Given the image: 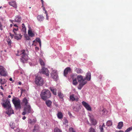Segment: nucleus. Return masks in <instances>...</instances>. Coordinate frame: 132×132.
<instances>
[{"label": "nucleus", "mask_w": 132, "mask_h": 132, "mask_svg": "<svg viewBox=\"0 0 132 132\" xmlns=\"http://www.w3.org/2000/svg\"><path fill=\"white\" fill-rule=\"evenodd\" d=\"M27 51L25 50H21L18 51L17 55L20 56V61L23 63L26 62L28 60V55L27 53Z\"/></svg>", "instance_id": "nucleus-1"}, {"label": "nucleus", "mask_w": 132, "mask_h": 132, "mask_svg": "<svg viewBox=\"0 0 132 132\" xmlns=\"http://www.w3.org/2000/svg\"><path fill=\"white\" fill-rule=\"evenodd\" d=\"M51 93L48 89H44L41 92L40 96L41 98L45 101L51 96Z\"/></svg>", "instance_id": "nucleus-2"}, {"label": "nucleus", "mask_w": 132, "mask_h": 132, "mask_svg": "<svg viewBox=\"0 0 132 132\" xmlns=\"http://www.w3.org/2000/svg\"><path fill=\"white\" fill-rule=\"evenodd\" d=\"M35 81L36 85L39 86H42L44 83V80L42 78L38 76H36Z\"/></svg>", "instance_id": "nucleus-3"}, {"label": "nucleus", "mask_w": 132, "mask_h": 132, "mask_svg": "<svg viewBox=\"0 0 132 132\" xmlns=\"http://www.w3.org/2000/svg\"><path fill=\"white\" fill-rule=\"evenodd\" d=\"M2 102L1 103L2 106L5 108H9L11 107V105L9 99H5L3 98L2 99Z\"/></svg>", "instance_id": "nucleus-4"}, {"label": "nucleus", "mask_w": 132, "mask_h": 132, "mask_svg": "<svg viewBox=\"0 0 132 132\" xmlns=\"http://www.w3.org/2000/svg\"><path fill=\"white\" fill-rule=\"evenodd\" d=\"M23 111V112L22 113V114L23 115H24L26 114L32 113L34 112L29 105L25 106L24 109Z\"/></svg>", "instance_id": "nucleus-5"}, {"label": "nucleus", "mask_w": 132, "mask_h": 132, "mask_svg": "<svg viewBox=\"0 0 132 132\" xmlns=\"http://www.w3.org/2000/svg\"><path fill=\"white\" fill-rule=\"evenodd\" d=\"M12 102L16 109H19L21 108L20 101L19 99H13L12 100Z\"/></svg>", "instance_id": "nucleus-6"}, {"label": "nucleus", "mask_w": 132, "mask_h": 132, "mask_svg": "<svg viewBox=\"0 0 132 132\" xmlns=\"http://www.w3.org/2000/svg\"><path fill=\"white\" fill-rule=\"evenodd\" d=\"M40 74L45 75L47 76H48L50 72L48 69L44 67H42L41 71L39 72Z\"/></svg>", "instance_id": "nucleus-7"}, {"label": "nucleus", "mask_w": 132, "mask_h": 132, "mask_svg": "<svg viewBox=\"0 0 132 132\" xmlns=\"http://www.w3.org/2000/svg\"><path fill=\"white\" fill-rule=\"evenodd\" d=\"M51 77L54 80H57L58 76L57 71L56 70H53L51 72Z\"/></svg>", "instance_id": "nucleus-8"}, {"label": "nucleus", "mask_w": 132, "mask_h": 132, "mask_svg": "<svg viewBox=\"0 0 132 132\" xmlns=\"http://www.w3.org/2000/svg\"><path fill=\"white\" fill-rule=\"evenodd\" d=\"M7 72L5 71V69L2 66H0V75L2 76H6Z\"/></svg>", "instance_id": "nucleus-9"}, {"label": "nucleus", "mask_w": 132, "mask_h": 132, "mask_svg": "<svg viewBox=\"0 0 132 132\" xmlns=\"http://www.w3.org/2000/svg\"><path fill=\"white\" fill-rule=\"evenodd\" d=\"M82 105L88 111H90L92 110V108L90 105L86 102L83 101L82 102Z\"/></svg>", "instance_id": "nucleus-10"}, {"label": "nucleus", "mask_w": 132, "mask_h": 132, "mask_svg": "<svg viewBox=\"0 0 132 132\" xmlns=\"http://www.w3.org/2000/svg\"><path fill=\"white\" fill-rule=\"evenodd\" d=\"M71 78L73 80V84L74 85H76L78 84L77 81L76 75H72L70 76Z\"/></svg>", "instance_id": "nucleus-11"}, {"label": "nucleus", "mask_w": 132, "mask_h": 132, "mask_svg": "<svg viewBox=\"0 0 132 132\" xmlns=\"http://www.w3.org/2000/svg\"><path fill=\"white\" fill-rule=\"evenodd\" d=\"M76 78L78 80V82H81L84 81H85V79L83 77L80 75H79L77 77L76 76Z\"/></svg>", "instance_id": "nucleus-12"}, {"label": "nucleus", "mask_w": 132, "mask_h": 132, "mask_svg": "<svg viewBox=\"0 0 132 132\" xmlns=\"http://www.w3.org/2000/svg\"><path fill=\"white\" fill-rule=\"evenodd\" d=\"M75 95L74 94H72L70 95V99L71 101H75L77 102L78 101L79 98H75Z\"/></svg>", "instance_id": "nucleus-13"}, {"label": "nucleus", "mask_w": 132, "mask_h": 132, "mask_svg": "<svg viewBox=\"0 0 132 132\" xmlns=\"http://www.w3.org/2000/svg\"><path fill=\"white\" fill-rule=\"evenodd\" d=\"M11 107H10L9 108H7V109L8 110L6 111V113L9 116L14 113Z\"/></svg>", "instance_id": "nucleus-14"}, {"label": "nucleus", "mask_w": 132, "mask_h": 132, "mask_svg": "<svg viewBox=\"0 0 132 132\" xmlns=\"http://www.w3.org/2000/svg\"><path fill=\"white\" fill-rule=\"evenodd\" d=\"M90 120L92 123V124L95 125L97 123V121H96L94 118L93 116L91 115L90 116Z\"/></svg>", "instance_id": "nucleus-15"}, {"label": "nucleus", "mask_w": 132, "mask_h": 132, "mask_svg": "<svg viewBox=\"0 0 132 132\" xmlns=\"http://www.w3.org/2000/svg\"><path fill=\"white\" fill-rule=\"evenodd\" d=\"M71 69L70 67L67 68L64 70V76H66L68 72L71 71Z\"/></svg>", "instance_id": "nucleus-16"}, {"label": "nucleus", "mask_w": 132, "mask_h": 132, "mask_svg": "<svg viewBox=\"0 0 132 132\" xmlns=\"http://www.w3.org/2000/svg\"><path fill=\"white\" fill-rule=\"evenodd\" d=\"M78 87V88L79 89H81L84 85H85L87 83V81H84L81 82H80Z\"/></svg>", "instance_id": "nucleus-17"}, {"label": "nucleus", "mask_w": 132, "mask_h": 132, "mask_svg": "<svg viewBox=\"0 0 132 132\" xmlns=\"http://www.w3.org/2000/svg\"><path fill=\"white\" fill-rule=\"evenodd\" d=\"M10 5L16 8L17 7V5L15 1H11L9 2Z\"/></svg>", "instance_id": "nucleus-18"}, {"label": "nucleus", "mask_w": 132, "mask_h": 132, "mask_svg": "<svg viewBox=\"0 0 132 132\" xmlns=\"http://www.w3.org/2000/svg\"><path fill=\"white\" fill-rule=\"evenodd\" d=\"M50 89L51 91L52 92L53 94L55 95H57L56 92L57 90L54 87H50Z\"/></svg>", "instance_id": "nucleus-19"}, {"label": "nucleus", "mask_w": 132, "mask_h": 132, "mask_svg": "<svg viewBox=\"0 0 132 132\" xmlns=\"http://www.w3.org/2000/svg\"><path fill=\"white\" fill-rule=\"evenodd\" d=\"M85 78L87 80L89 81L91 79V73L90 72H88L86 74V77Z\"/></svg>", "instance_id": "nucleus-20"}, {"label": "nucleus", "mask_w": 132, "mask_h": 132, "mask_svg": "<svg viewBox=\"0 0 132 132\" xmlns=\"http://www.w3.org/2000/svg\"><path fill=\"white\" fill-rule=\"evenodd\" d=\"M45 103L47 106L50 108H51L52 102L49 100H46L45 102Z\"/></svg>", "instance_id": "nucleus-21"}, {"label": "nucleus", "mask_w": 132, "mask_h": 132, "mask_svg": "<svg viewBox=\"0 0 132 132\" xmlns=\"http://www.w3.org/2000/svg\"><path fill=\"white\" fill-rule=\"evenodd\" d=\"M14 36L15 38L17 40L21 39L22 36L20 34H17L16 33V34Z\"/></svg>", "instance_id": "nucleus-22"}, {"label": "nucleus", "mask_w": 132, "mask_h": 132, "mask_svg": "<svg viewBox=\"0 0 132 132\" xmlns=\"http://www.w3.org/2000/svg\"><path fill=\"white\" fill-rule=\"evenodd\" d=\"M22 19L20 16H16L15 18V21L17 22H20L21 21Z\"/></svg>", "instance_id": "nucleus-23"}, {"label": "nucleus", "mask_w": 132, "mask_h": 132, "mask_svg": "<svg viewBox=\"0 0 132 132\" xmlns=\"http://www.w3.org/2000/svg\"><path fill=\"white\" fill-rule=\"evenodd\" d=\"M58 113L57 114V117L59 119H61L63 118V115L62 113L61 112L58 111Z\"/></svg>", "instance_id": "nucleus-24"}, {"label": "nucleus", "mask_w": 132, "mask_h": 132, "mask_svg": "<svg viewBox=\"0 0 132 132\" xmlns=\"http://www.w3.org/2000/svg\"><path fill=\"white\" fill-rule=\"evenodd\" d=\"M105 126L104 123H103L102 126L100 125L99 126V127L100 130V132H104L103 127H105Z\"/></svg>", "instance_id": "nucleus-25"}, {"label": "nucleus", "mask_w": 132, "mask_h": 132, "mask_svg": "<svg viewBox=\"0 0 132 132\" xmlns=\"http://www.w3.org/2000/svg\"><path fill=\"white\" fill-rule=\"evenodd\" d=\"M38 20L40 21H42L44 19V17L42 15H38L37 17Z\"/></svg>", "instance_id": "nucleus-26"}, {"label": "nucleus", "mask_w": 132, "mask_h": 132, "mask_svg": "<svg viewBox=\"0 0 132 132\" xmlns=\"http://www.w3.org/2000/svg\"><path fill=\"white\" fill-rule=\"evenodd\" d=\"M123 126V122H119L117 126V128L119 129H120Z\"/></svg>", "instance_id": "nucleus-27"}, {"label": "nucleus", "mask_w": 132, "mask_h": 132, "mask_svg": "<svg viewBox=\"0 0 132 132\" xmlns=\"http://www.w3.org/2000/svg\"><path fill=\"white\" fill-rule=\"evenodd\" d=\"M58 95L60 98L63 99L64 96L62 93L60 92H58Z\"/></svg>", "instance_id": "nucleus-28"}, {"label": "nucleus", "mask_w": 132, "mask_h": 132, "mask_svg": "<svg viewBox=\"0 0 132 132\" xmlns=\"http://www.w3.org/2000/svg\"><path fill=\"white\" fill-rule=\"evenodd\" d=\"M39 62L40 64L42 66V67H44L45 65V63L43 60L41 59H40L39 60Z\"/></svg>", "instance_id": "nucleus-29"}, {"label": "nucleus", "mask_w": 132, "mask_h": 132, "mask_svg": "<svg viewBox=\"0 0 132 132\" xmlns=\"http://www.w3.org/2000/svg\"><path fill=\"white\" fill-rule=\"evenodd\" d=\"M75 71L78 73H81L82 72V70L81 69L79 68H76Z\"/></svg>", "instance_id": "nucleus-30"}, {"label": "nucleus", "mask_w": 132, "mask_h": 132, "mask_svg": "<svg viewBox=\"0 0 132 132\" xmlns=\"http://www.w3.org/2000/svg\"><path fill=\"white\" fill-rule=\"evenodd\" d=\"M28 34L29 36L31 37H33L35 35L32 32L31 30H29L28 31Z\"/></svg>", "instance_id": "nucleus-31"}, {"label": "nucleus", "mask_w": 132, "mask_h": 132, "mask_svg": "<svg viewBox=\"0 0 132 132\" xmlns=\"http://www.w3.org/2000/svg\"><path fill=\"white\" fill-rule=\"evenodd\" d=\"M39 129V126L37 125H35L34 127V129L33 130V132L37 131Z\"/></svg>", "instance_id": "nucleus-32"}, {"label": "nucleus", "mask_w": 132, "mask_h": 132, "mask_svg": "<svg viewBox=\"0 0 132 132\" xmlns=\"http://www.w3.org/2000/svg\"><path fill=\"white\" fill-rule=\"evenodd\" d=\"M23 103L24 104L25 106L27 105H27L28 103V100L26 98H23Z\"/></svg>", "instance_id": "nucleus-33"}, {"label": "nucleus", "mask_w": 132, "mask_h": 132, "mask_svg": "<svg viewBox=\"0 0 132 132\" xmlns=\"http://www.w3.org/2000/svg\"><path fill=\"white\" fill-rule=\"evenodd\" d=\"M6 82V81L5 80V79H3L2 78L0 79V83L1 85H3Z\"/></svg>", "instance_id": "nucleus-34"}, {"label": "nucleus", "mask_w": 132, "mask_h": 132, "mask_svg": "<svg viewBox=\"0 0 132 132\" xmlns=\"http://www.w3.org/2000/svg\"><path fill=\"white\" fill-rule=\"evenodd\" d=\"M22 31L24 33H25L26 32V28L25 27L24 24L23 23L22 24Z\"/></svg>", "instance_id": "nucleus-35"}, {"label": "nucleus", "mask_w": 132, "mask_h": 132, "mask_svg": "<svg viewBox=\"0 0 132 132\" xmlns=\"http://www.w3.org/2000/svg\"><path fill=\"white\" fill-rule=\"evenodd\" d=\"M18 30V27H17L16 28H14L13 27V31L15 34H16V33H17L16 31Z\"/></svg>", "instance_id": "nucleus-36"}, {"label": "nucleus", "mask_w": 132, "mask_h": 132, "mask_svg": "<svg viewBox=\"0 0 132 132\" xmlns=\"http://www.w3.org/2000/svg\"><path fill=\"white\" fill-rule=\"evenodd\" d=\"M106 125L108 126H111L112 125V123L111 121H108L107 122Z\"/></svg>", "instance_id": "nucleus-37"}, {"label": "nucleus", "mask_w": 132, "mask_h": 132, "mask_svg": "<svg viewBox=\"0 0 132 132\" xmlns=\"http://www.w3.org/2000/svg\"><path fill=\"white\" fill-rule=\"evenodd\" d=\"M96 131L94 128L92 127H91L88 130V132H95Z\"/></svg>", "instance_id": "nucleus-38"}, {"label": "nucleus", "mask_w": 132, "mask_h": 132, "mask_svg": "<svg viewBox=\"0 0 132 132\" xmlns=\"http://www.w3.org/2000/svg\"><path fill=\"white\" fill-rule=\"evenodd\" d=\"M7 42L8 44L9 45H10L11 46V40L10 38H9V37L8 39H7Z\"/></svg>", "instance_id": "nucleus-39"}, {"label": "nucleus", "mask_w": 132, "mask_h": 132, "mask_svg": "<svg viewBox=\"0 0 132 132\" xmlns=\"http://www.w3.org/2000/svg\"><path fill=\"white\" fill-rule=\"evenodd\" d=\"M69 132H76V131L73 128L71 127L69 129Z\"/></svg>", "instance_id": "nucleus-40"}, {"label": "nucleus", "mask_w": 132, "mask_h": 132, "mask_svg": "<svg viewBox=\"0 0 132 132\" xmlns=\"http://www.w3.org/2000/svg\"><path fill=\"white\" fill-rule=\"evenodd\" d=\"M55 132H62V131L57 128H55L54 129Z\"/></svg>", "instance_id": "nucleus-41"}, {"label": "nucleus", "mask_w": 132, "mask_h": 132, "mask_svg": "<svg viewBox=\"0 0 132 132\" xmlns=\"http://www.w3.org/2000/svg\"><path fill=\"white\" fill-rule=\"evenodd\" d=\"M131 130H132V127H130L127 128V129L125 131V132H129Z\"/></svg>", "instance_id": "nucleus-42"}, {"label": "nucleus", "mask_w": 132, "mask_h": 132, "mask_svg": "<svg viewBox=\"0 0 132 132\" xmlns=\"http://www.w3.org/2000/svg\"><path fill=\"white\" fill-rule=\"evenodd\" d=\"M45 11V12H44V13L46 14V19L47 20H48V13H47V11L46 10H45V11Z\"/></svg>", "instance_id": "nucleus-43"}, {"label": "nucleus", "mask_w": 132, "mask_h": 132, "mask_svg": "<svg viewBox=\"0 0 132 132\" xmlns=\"http://www.w3.org/2000/svg\"><path fill=\"white\" fill-rule=\"evenodd\" d=\"M36 41L39 43L41 42L40 39V38H37L36 39Z\"/></svg>", "instance_id": "nucleus-44"}, {"label": "nucleus", "mask_w": 132, "mask_h": 132, "mask_svg": "<svg viewBox=\"0 0 132 132\" xmlns=\"http://www.w3.org/2000/svg\"><path fill=\"white\" fill-rule=\"evenodd\" d=\"M0 29L1 30H2L3 29V25L1 24V22H0Z\"/></svg>", "instance_id": "nucleus-45"}, {"label": "nucleus", "mask_w": 132, "mask_h": 132, "mask_svg": "<svg viewBox=\"0 0 132 132\" xmlns=\"http://www.w3.org/2000/svg\"><path fill=\"white\" fill-rule=\"evenodd\" d=\"M68 114L70 118L72 117L73 116L71 113L69 111L68 112Z\"/></svg>", "instance_id": "nucleus-46"}, {"label": "nucleus", "mask_w": 132, "mask_h": 132, "mask_svg": "<svg viewBox=\"0 0 132 132\" xmlns=\"http://www.w3.org/2000/svg\"><path fill=\"white\" fill-rule=\"evenodd\" d=\"M10 35V36L11 37V38L12 39L13 37V36H14V35L13 34H12L11 33H9Z\"/></svg>", "instance_id": "nucleus-47"}, {"label": "nucleus", "mask_w": 132, "mask_h": 132, "mask_svg": "<svg viewBox=\"0 0 132 132\" xmlns=\"http://www.w3.org/2000/svg\"><path fill=\"white\" fill-rule=\"evenodd\" d=\"M25 38L27 40H29L30 38L28 36H26L25 37Z\"/></svg>", "instance_id": "nucleus-48"}, {"label": "nucleus", "mask_w": 132, "mask_h": 132, "mask_svg": "<svg viewBox=\"0 0 132 132\" xmlns=\"http://www.w3.org/2000/svg\"><path fill=\"white\" fill-rule=\"evenodd\" d=\"M35 50L36 51H38L39 50V48L37 47H36Z\"/></svg>", "instance_id": "nucleus-49"}, {"label": "nucleus", "mask_w": 132, "mask_h": 132, "mask_svg": "<svg viewBox=\"0 0 132 132\" xmlns=\"http://www.w3.org/2000/svg\"><path fill=\"white\" fill-rule=\"evenodd\" d=\"M42 7H43V10L45 11V10H46L45 7L44 6V5H43H43H42Z\"/></svg>", "instance_id": "nucleus-50"}, {"label": "nucleus", "mask_w": 132, "mask_h": 132, "mask_svg": "<svg viewBox=\"0 0 132 132\" xmlns=\"http://www.w3.org/2000/svg\"><path fill=\"white\" fill-rule=\"evenodd\" d=\"M40 0L42 2V5H43H43H44V3H43L44 1L43 0Z\"/></svg>", "instance_id": "nucleus-51"}, {"label": "nucleus", "mask_w": 132, "mask_h": 132, "mask_svg": "<svg viewBox=\"0 0 132 132\" xmlns=\"http://www.w3.org/2000/svg\"><path fill=\"white\" fill-rule=\"evenodd\" d=\"M64 122L66 123H67L68 122V121L67 120V119H65L64 120Z\"/></svg>", "instance_id": "nucleus-52"}, {"label": "nucleus", "mask_w": 132, "mask_h": 132, "mask_svg": "<svg viewBox=\"0 0 132 132\" xmlns=\"http://www.w3.org/2000/svg\"><path fill=\"white\" fill-rule=\"evenodd\" d=\"M26 117H25V116H23V117H22V119H23V120H24L26 119Z\"/></svg>", "instance_id": "nucleus-53"}, {"label": "nucleus", "mask_w": 132, "mask_h": 132, "mask_svg": "<svg viewBox=\"0 0 132 132\" xmlns=\"http://www.w3.org/2000/svg\"><path fill=\"white\" fill-rule=\"evenodd\" d=\"M13 26L14 27H18V26H17V25L16 24H15L13 25Z\"/></svg>", "instance_id": "nucleus-54"}, {"label": "nucleus", "mask_w": 132, "mask_h": 132, "mask_svg": "<svg viewBox=\"0 0 132 132\" xmlns=\"http://www.w3.org/2000/svg\"><path fill=\"white\" fill-rule=\"evenodd\" d=\"M0 87H1V89H2L3 90H4V89H3V87L2 86H0Z\"/></svg>", "instance_id": "nucleus-55"}, {"label": "nucleus", "mask_w": 132, "mask_h": 132, "mask_svg": "<svg viewBox=\"0 0 132 132\" xmlns=\"http://www.w3.org/2000/svg\"><path fill=\"white\" fill-rule=\"evenodd\" d=\"M10 21L12 23H13V22L14 21V20H10Z\"/></svg>", "instance_id": "nucleus-56"}, {"label": "nucleus", "mask_w": 132, "mask_h": 132, "mask_svg": "<svg viewBox=\"0 0 132 132\" xmlns=\"http://www.w3.org/2000/svg\"><path fill=\"white\" fill-rule=\"evenodd\" d=\"M9 80L10 81H12V78H10Z\"/></svg>", "instance_id": "nucleus-57"}, {"label": "nucleus", "mask_w": 132, "mask_h": 132, "mask_svg": "<svg viewBox=\"0 0 132 132\" xmlns=\"http://www.w3.org/2000/svg\"><path fill=\"white\" fill-rule=\"evenodd\" d=\"M8 97L9 98H10L11 97V96L10 95H9L8 96Z\"/></svg>", "instance_id": "nucleus-58"}, {"label": "nucleus", "mask_w": 132, "mask_h": 132, "mask_svg": "<svg viewBox=\"0 0 132 132\" xmlns=\"http://www.w3.org/2000/svg\"><path fill=\"white\" fill-rule=\"evenodd\" d=\"M12 26H13V25L12 24H11L10 25V27H12Z\"/></svg>", "instance_id": "nucleus-59"}, {"label": "nucleus", "mask_w": 132, "mask_h": 132, "mask_svg": "<svg viewBox=\"0 0 132 132\" xmlns=\"http://www.w3.org/2000/svg\"><path fill=\"white\" fill-rule=\"evenodd\" d=\"M19 85H21V82H19Z\"/></svg>", "instance_id": "nucleus-60"}, {"label": "nucleus", "mask_w": 132, "mask_h": 132, "mask_svg": "<svg viewBox=\"0 0 132 132\" xmlns=\"http://www.w3.org/2000/svg\"><path fill=\"white\" fill-rule=\"evenodd\" d=\"M39 44L40 46V47H41V42L40 43H39Z\"/></svg>", "instance_id": "nucleus-61"}, {"label": "nucleus", "mask_w": 132, "mask_h": 132, "mask_svg": "<svg viewBox=\"0 0 132 132\" xmlns=\"http://www.w3.org/2000/svg\"><path fill=\"white\" fill-rule=\"evenodd\" d=\"M21 90V92H22V91H25V90H23V89H22V90Z\"/></svg>", "instance_id": "nucleus-62"}, {"label": "nucleus", "mask_w": 132, "mask_h": 132, "mask_svg": "<svg viewBox=\"0 0 132 132\" xmlns=\"http://www.w3.org/2000/svg\"><path fill=\"white\" fill-rule=\"evenodd\" d=\"M118 132H123V131H121V130H120V131H119Z\"/></svg>", "instance_id": "nucleus-63"}, {"label": "nucleus", "mask_w": 132, "mask_h": 132, "mask_svg": "<svg viewBox=\"0 0 132 132\" xmlns=\"http://www.w3.org/2000/svg\"><path fill=\"white\" fill-rule=\"evenodd\" d=\"M11 128H13V129H14V127H11Z\"/></svg>", "instance_id": "nucleus-64"}]
</instances>
